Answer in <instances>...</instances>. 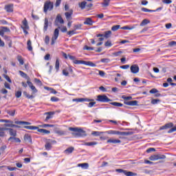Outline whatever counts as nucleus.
Here are the masks:
<instances>
[{
    "label": "nucleus",
    "mask_w": 176,
    "mask_h": 176,
    "mask_svg": "<svg viewBox=\"0 0 176 176\" xmlns=\"http://www.w3.org/2000/svg\"><path fill=\"white\" fill-rule=\"evenodd\" d=\"M19 74L21 76H22V78H25V79H28L27 84H28V86H29V87L31 88L32 94H35V93H38V89H36V88L35 87V86H34L32 82L30 81V78L28 75H27V74L24 73V72L23 71H19Z\"/></svg>",
    "instance_id": "f257e3e1"
},
{
    "label": "nucleus",
    "mask_w": 176,
    "mask_h": 176,
    "mask_svg": "<svg viewBox=\"0 0 176 176\" xmlns=\"http://www.w3.org/2000/svg\"><path fill=\"white\" fill-rule=\"evenodd\" d=\"M69 131H73V135L76 137H85L86 135V131L79 127H69Z\"/></svg>",
    "instance_id": "f03ea898"
},
{
    "label": "nucleus",
    "mask_w": 176,
    "mask_h": 176,
    "mask_svg": "<svg viewBox=\"0 0 176 176\" xmlns=\"http://www.w3.org/2000/svg\"><path fill=\"white\" fill-rule=\"evenodd\" d=\"M23 129H27V130H37L38 133H40V134H42V135H46V134H50V131L43 129H39V127L38 126H23Z\"/></svg>",
    "instance_id": "7ed1b4c3"
},
{
    "label": "nucleus",
    "mask_w": 176,
    "mask_h": 176,
    "mask_svg": "<svg viewBox=\"0 0 176 176\" xmlns=\"http://www.w3.org/2000/svg\"><path fill=\"white\" fill-rule=\"evenodd\" d=\"M134 133L133 132H122L119 131H113V130H110L107 131V134H111L113 135H122L124 137H127L129 135H133Z\"/></svg>",
    "instance_id": "20e7f679"
},
{
    "label": "nucleus",
    "mask_w": 176,
    "mask_h": 176,
    "mask_svg": "<svg viewBox=\"0 0 176 176\" xmlns=\"http://www.w3.org/2000/svg\"><path fill=\"white\" fill-rule=\"evenodd\" d=\"M167 129H170L168 131V134H171V133H174L176 131V126H174V124L173 122L167 123L165 125L161 126L160 128V130H167Z\"/></svg>",
    "instance_id": "39448f33"
},
{
    "label": "nucleus",
    "mask_w": 176,
    "mask_h": 176,
    "mask_svg": "<svg viewBox=\"0 0 176 176\" xmlns=\"http://www.w3.org/2000/svg\"><path fill=\"white\" fill-rule=\"evenodd\" d=\"M122 98L124 99V104H125V105H129L130 107H135V105L138 104V101L137 100L129 101V100L133 99V97L131 96H124L122 97Z\"/></svg>",
    "instance_id": "423d86ee"
},
{
    "label": "nucleus",
    "mask_w": 176,
    "mask_h": 176,
    "mask_svg": "<svg viewBox=\"0 0 176 176\" xmlns=\"http://www.w3.org/2000/svg\"><path fill=\"white\" fill-rule=\"evenodd\" d=\"M54 8V4L53 2L50 1H47L44 3V7H43V12L44 13H47V11L49 10L50 12L52 11V9Z\"/></svg>",
    "instance_id": "0eeeda50"
},
{
    "label": "nucleus",
    "mask_w": 176,
    "mask_h": 176,
    "mask_svg": "<svg viewBox=\"0 0 176 176\" xmlns=\"http://www.w3.org/2000/svg\"><path fill=\"white\" fill-rule=\"evenodd\" d=\"M69 58L70 60H72L74 64H76L78 65H89L88 61L76 60V58L74 56L69 55Z\"/></svg>",
    "instance_id": "6e6552de"
},
{
    "label": "nucleus",
    "mask_w": 176,
    "mask_h": 176,
    "mask_svg": "<svg viewBox=\"0 0 176 176\" xmlns=\"http://www.w3.org/2000/svg\"><path fill=\"white\" fill-rule=\"evenodd\" d=\"M148 159L151 162H156V160H164V159H166V155L162 154H155L151 155Z\"/></svg>",
    "instance_id": "1a4fd4ad"
},
{
    "label": "nucleus",
    "mask_w": 176,
    "mask_h": 176,
    "mask_svg": "<svg viewBox=\"0 0 176 176\" xmlns=\"http://www.w3.org/2000/svg\"><path fill=\"white\" fill-rule=\"evenodd\" d=\"M1 123H8L5 124V127H15L16 129H20V126L13 124V121L9 120H0Z\"/></svg>",
    "instance_id": "9d476101"
},
{
    "label": "nucleus",
    "mask_w": 176,
    "mask_h": 176,
    "mask_svg": "<svg viewBox=\"0 0 176 176\" xmlns=\"http://www.w3.org/2000/svg\"><path fill=\"white\" fill-rule=\"evenodd\" d=\"M96 101L98 102H110L112 100L109 99L106 95H99L97 96Z\"/></svg>",
    "instance_id": "9b49d317"
},
{
    "label": "nucleus",
    "mask_w": 176,
    "mask_h": 176,
    "mask_svg": "<svg viewBox=\"0 0 176 176\" xmlns=\"http://www.w3.org/2000/svg\"><path fill=\"white\" fill-rule=\"evenodd\" d=\"M116 173H119L120 174L122 173L124 175H126V176H136L137 175V173L127 171V170H123V169H116Z\"/></svg>",
    "instance_id": "f8f14e48"
},
{
    "label": "nucleus",
    "mask_w": 176,
    "mask_h": 176,
    "mask_svg": "<svg viewBox=\"0 0 176 176\" xmlns=\"http://www.w3.org/2000/svg\"><path fill=\"white\" fill-rule=\"evenodd\" d=\"M59 33H60V30H58V28H56L54 30V35L52 37V41H51V45L52 46H53V45H54V43H56V41H57V39L58 38Z\"/></svg>",
    "instance_id": "ddd939ff"
},
{
    "label": "nucleus",
    "mask_w": 176,
    "mask_h": 176,
    "mask_svg": "<svg viewBox=\"0 0 176 176\" xmlns=\"http://www.w3.org/2000/svg\"><path fill=\"white\" fill-rule=\"evenodd\" d=\"M54 111H48L44 113V115L46 116L45 119L44 120V122H49L50 119H53V116H54Z\"/></svg>",
    "instance_id": "4468645a"
},
{
    "label": "nucleus",
    "mask_w": 176,
    "mask_h": 176,
    "mask_svg": "<svg viewBox=\"0 0 176 176\" xmlns=\"http://www.w3.org/2000/svg\"><path fill=\"white\" fill-rule=\"evenodd\" d=\"M111 35H112V31L111 30H108L104 32V34H96V37L98 38L100 36H104V38H105L106 39H108L109 38H111Z\"/></svg>",
    "instance_id": "2eb2a0df"
},
{
    "label": "nucleus",
    "mask_w": 176,
    "mask_h": 176,
    "mask_svg": "<svg viewBox=\"0 0 176 176\" xmlns=\"http://www.w3.org/2000/svg\"><path fill=\"white\" fill-rule=\"evenodd\" d=\"M6 32H10V29L8 27L1 26L0 28V36H3Z\"/></svg>",
    "instance_id": "dca6fc26"
},
{
    "label": "nucleus",
    "mask_w": 176,
    "mask_h": 176,
    "mask_svg": "<svg viewBox=\"0 0 176 176\" xmlns=\"http://www.w3.org/2000/svg\"><path fill=\"white\" fill-rule=\"evenodd\" d=\"M0 130H8L10 133V135H11L12 137H16V135H17V131L13 129L0 128Z\"/></svg>",
    "instance_id": "f3484780"
},
{
    "label": "nucleus",
    "mask_w": 176,
    "mask_h": 176,
    "mask_svg": "<svg viewBox=\"0 0 176 176\" xmlns=\"http://www.w3.org/2000/svg\"><path fill=\"white\" fill-rule=\"evenodd\" d=\"M131 72L132 74H138L140 72V67L138 65H133L131 66Z\"/></svg>",
    "instance_id": "a211bd4d"
},
{
    "label": "nucleus",
    "mask_w": 176,
    "mask_h": 176,
    "mask_svg": "<svg viewBox=\"0 0 176 176\" xmlns=\"http://www.w3.org/2000/svg\"><path fill=\"white\" fill-rule=\"evenodd\" d=\"M13 8L14 5L11 3L6 5L4 7V10H6V12H7V13H13Z\"/></svg>",
    "instance_id": "6ab92c4d"
},
{
    "label": "nucleus",
    "mask_w": 176,
    "mask_h": 176,
    "mask_svg": "<svg viewBox=\"0 0 176 176\" xmlns=\"http://www.w3.org/2000/svg\"><path fill=\"white\" fill-rule=\"evenodd\" d=\"M22 30H30V26L28 25V21H27V19H24V20L22 21V25L21 26Z\"/></svg>",
    "instance_id": "aec40b11"
},
{
    "label": "nucleus",
    "mask_w": 176,
    "mask_h": 176,
    "mask_svg": "<svg viewBox=\"0 0 176 176\" xmlns=\"http://www.w3.org/2000/svg\"><path fill=\"white\" fill-rule=\"evenodd\" d=\"M72 14H73L72 10H71L70 12H67L65 13V16L67 21L72 19Z\"/></svg>",
    "instance_id": "412c9836"
},
{
    "label": "nucleus",
    "mask_w": 176,
    "mask_h": 176,
    "mask_svg": "<svg viewBox=\"0 0 176 176\" xmlns=\"http://www.w3.org/2000/svg\"><path fill=\"white\" fill-rule=\"evenodd\" d=\"M48 27H49V19L47 18H45L44 27H43L44 32H46V31H47V28Z\"/></svg>",
    "instance_id": "4be33fe9"
},
{
    "label": "nucleus",
    "mask_w": 176,
    "mask_h": 176,
    "mask_svg": "<svg viewBox=\"0 0 176 176\" xmlns=\"http://www.w3.org/2000/svg\"><path fill=\"white\" fill-rule=\"evenodd\" d=\"M122 141L116 139H109L107 140L108 144H120Z\"/></svg>",
    "instance_id": "5701e85b"
},
{
    "label": "nucleus",
    "mask_w": 176,
    "mask_h": 176,
    "mask_svg": "<svg viewBox=\"0 0 176 176\" xmlns=\"http://www.w3.org/2000/svg\"><path fill=\"white\" fill-rule=\"evenodd\" d=\"M14 123L15 124H19V125L24 124L25 126H30V124H31V122H28L25 121H15Z\"/></svg>",
    "instance_id": "b1692460"
},
{
    "label": "nucleus",
    "mask_w": 176,
    "mask_h": 176,
    "mask_svg": "<svg viewBox=\"0 0 176 176\" xmlns=\"http://www.w3.org/2000/svg\"><path fill=\"white\" fill-rule=\"evenodd\" d=\"M23 140L25 141H27L28 142L32 143V138H31V136L29 134H25L23 136Z\"/></svg>",
    "instance_id": "393cba45"
},
{
    "label": "nucleus",
    "mask_w": 176,
    "mask_h": 176,
    "mask_svg": "<svg viewBox=\"0 0 176 176\" xmlns=\"http://www.w3.org/2000/svg\"><path fill=\"white\" fill-rule=\"evenodd\" d=\"M111 3V0H103V2L101 3L102 8H108L109 6V3Z\"/></svg>",
    "instance_id": "a878e982"
},
{
    "label": "nucleus",
    "mask_w": 176,
    "mask_h": 176,
    "mask_svg": "<svg viewBox=\"0 0 176 176\" xmlns=\"http://www.w3.org/2000/svg\"><path fill=\"white\" fill-rule=\"evenodd\" d=\"M78 167H81V168L86 170L89 168V164L88 163L78 164Z\"/></svg>",
    "instance_id": "bb28decb"
},
{
    "label": "nucleus",
    "mask_w": 176,
    "mask_h": 176,
    "mask_svg": "<svg viewBox=\"0 0 176 176\" xmlns=\"http://www.w3.org/2000/svg\"><path fill=\"white\" fill-rule=\"evenodd\" d=\"M55 69L56 70V72H58V71H60V60L58 58H56V60Z\"/></svg>",
    "instance_id": "cd10ccee"
},
{
    "label": "nucleus",
    "mask_w": 176,
    "mask_h": 176,
    "mask_svg": "<svg viewBox=\"0 0 176 176\" xmlns=\"http://www.w3.org/2000/svg\"><path fill=\"white\" fill-rule=\"evenodd\" d=\"M6 167H7L8 170H9L10 171H14L17 168L16 167H10V166H0V170H2V168H6Z\"/></svg>",
    "instance_id": "c85d7f7f"
},
{
    "label": "nucleus",
    "mask_w": 176,
    "mask_h": 176,
    "mask_svg": "<svg viewBox=\"0 0 176 176\" xmlns=\"http://www.w3.org/2000/svg\"><path fill=\"white\" fill-rule=\"evenodd\" d=\"M18 61L19 62L20 65H24V59L21 55H18L16 57Z\"/></svg>",
    "instance_id": "c756f323"
},
{
    "label": "nucleus",
    "mask_w": 176,
    "mask_h": 176,
    "mask_svg": "<svg viewBox=\"0 0 176 176\" xmlns=\"http://www.w3.org/2000/svg\"><path fill=\"white\" fill-rule=\"evenodd\" d=\"M28 50L29 52H32V43H31V40H28L27 42Z\"/></svg>",
    "instance_id": "7c9ffc66"
},
{
    "label": "nucleus",
    "mask_w": 176,
    "mask_h": 176,
    "mask_svg": "<svg viewBox=\"0 0 176 176\" xmlns=\"http://www.w3.org/2000/svg\"><path fill=\"white\" fill-rule=\"evenodd\" d=\"M55 126H56V125L50 124H44L38 126V127H41L43 129H46V127H55Z\"/></svg>",
    "instance_id": "2f4dec72"
},
{
    "label": "nucleus",
    "mask_w": 176,
    "mask_h": 176,
    "mask_svg": "<svg viewBox=\"0 0 176 176\" xmlns=\"http://www.w3.org/2000/svg\"><path fill=\"white\" fill-rule=\"evenodd\" d=\"M149 23H151V21L145 19L141 22L140 27H144V25H146V24H149Z\"/></svg>",
    "instance_id": "473e14b6"
},
{
    "label": "nucleus",
    "mask_w": 176,
    "mask_h": 176,
    "mask_svg": "<svg viewBox=\"0 0 176 176\" xmlns=\"http://www.w3.org/2000/svg\"><path fill=\"white\" fill-rule=\"evenodd\" d=\"M141 10H142V12H144L145 13H148V12L153 13V12H156V11H153V10H149L146 8H142Z\"/></svg>",
    "instance_id": "72a5a7b5"
},
{
    "label": "nucleus",
    "mask_w": 176,
    "mask_h": 176,
    "mask_svg": "<svg viewBox=\"0 0 176 176\" xmlns=\"http://www.w3.org/2000/svg\"><path fill=\"white\" fill-rule=\"evenodd\" d=\"M86 5H87V2L82 1L81 3H79V7L82 10H83V9H85Z\"/></svg>",
    "instance_id": "f704fd0d"
},
{
    "label": "nucleus",
    "mask_w": 176,
    "mask_h": 176,
    "mask_svg": "<svg viewBox=\"0 0 176 176\" xmlns=\"http://www.w3.org/2000/svg\"><path fill=\"white\" fill-rule=\"evenodd\" d=\"M56 20L60 23V24H64V19L61 17V15L58 14L56 16Z\"/></svg>",
    "instance_id": "c9c22d12"
},
{
    "label": "nucleus",
    "mask_w": 176,
    "mask_h": 176,
    "mask_svg": "<svg viewBox=\"0 0 176 176\" xmlns=\"http://www.w3.org/2000/svg\"><path fill=\"white\" fill-rule=\"evenodd\" d=\"M74 147H69L65 151V153L69 155V153H72L74 152Z\"/></svg>",
    "instance_id": "e433bc0d"
},
{
    "label": "nucleus",
    "mask_w": 176,
    "mask_h": 176,
    "mask_svg": "<svg viewBox=\"0 0 176 176\" xmlns=\"http://www.w3.org/2000/svg\"><path fill=\"white\" fill-rule=\"evenodd\" d=\"M110 104L113 105V107H123V104L118 102H110Z\"/></svg>",
    "instance_id": "4c0bfd02"
},
{
    "label": "nucleus",
    "mask_w": 176,
    "mask_h": 176,
    "mask_svg": "<svg viewBox=\"0 0 176 176\" xmlns=\"http://www.w3.org/2000/svg\"><path fill=\"white\" fill-rule=\"evenodd\" d=\"M104 132H100V131H92L91 135H94L95 137H100L101 134H102Z\"/></svg>",
    "instance_id": "58836bf2"
},
{
    "label": "nucleus",
    "mask_w": 176,
    "mask_h": 176,
    "mask_svg": "<svg viewBox=\"0 0 176 176\" xmlns=\"http://www.w3.org/2000/svg\"><path fill=\"white\" fill-rule=\"evenodd\" d=\"M45 148L46 151H50V149H52V144H50V142H47L45 145Z\"/></svg>",
    "instance_id": "ea45409f"
},
{
    "label": "nucleus",
    "mask_w": 176,
    "mask_h": 176,
    "mask_svg": "<svg viewBox=\"0 0 176 176\" xmlns=\"http://www.w3.org/2000/svg\"><path fill=\"white\" fill-rule=\"evenodd\" d=\"M100 63H102L103 64H108V63H111V59L102 58V59H100Z\"/></svg>",
    "instance_id": "a19ab883"
},
{
    "label": "nucleus",
    "mask_w": 176,
    "mask_h": 176,
    "mask_svg": "<svg viewBox=\"0 0 176 176\" xmlns=\"http://www.w3.org/2000/svg\"><path fill=\"white\" fill-rule=\"evenodd\" d=\"M74 28L75 31H76L77 30H82V24L78 23V24L74 25Z\"/></svg>",
    "instance_id": "79ce46f5"
},
{
    "label": "nucleus",
    "mask_w": 176,
    "mask_h": 176,
    "mask_svg": "<svg viewBox=\"0 0 176 176\" xmlns=\"http://www.w3.org/2000/svg\"><path fill=\"white\" fill-rule=\"evenodd\" d=\"M160 102V99H152L151 104L153 105H156V104H159Z\"/></svg>",
    "instance_id": "37998d69"
},
{
    "label": "nucleus",
    "mask_w": 176,
    "mask_h": 176,
    "mask_svg": "<svg viewBox=\"0 0 176 176\" xmlns=\"http://www.w3.org/2000/svg\"><path fill=\"white\" fill-rule=\"evenodd\" d=\"M7 113L10 115V116H14V115L16 114V110H8Z\"/></svg>",
    "instance_id": "c03bdc74"
},
{
    "label": "nucleus",
    "mask_w": 176,
    "mask_h": 176,
    "mask_svg": "<svg viewBox=\"0 0 176 176\" xmlns=\"http://www.w3.org/2000/svg\"><path fill=\"white\" fill-rule=\"evenodd\" d=\"M73 101H75L76 102H83L86 101V99L81 98H76L74 99Z\"/></svg>",
    "instance_id": "a18cd8bd"
},
{
    "label": "nucleus",
    "mask_w": 176,
    "mask_h": 176,
    "mask_svg": "<svg viewBox=\"0 0 176 176\" xmlns=\"http://www.w3.org/2000/svg\"><path fill=\"white\" fill-rule=\"evenodd\" d=\"M51 101L52 102H58V101H60V98H58L56 96H52V97H51Z\"/></svg>",
    "instance_id": "49530a36"
},
{
    "label": "nucleus",
    "mask_w": 176,
    "mask_h": 176,
    "mask_svg": "<svg viewBox=\"0 0 176 176\" xmlns=\"http://www.w3.org/2000/svg\"><path fill=\"white\" fill-rule=\"evenodd\" d=\"M119 28H120V25H113L112 28H111V31H118V30H119Z\"/></svg>",
    "instance_id": "de8ad7c7"
},
{
    "label": "nucleus",
    "mask_w": 176,
    "mask_h": 176,
    "mask_svg": "<svg viewBox=\"0 0 176 176\" xmlns=\"http://www.w3.org/2000/svg\"><path fill=\"white\" fill-rule=\"evenodd\" d=\"M23 94L25 96V97L27 98H28L29 100H31V99H32V98H34V96L33 95H30V94H28L27 92H23Z\"/></svg>",
    "instance_id": "09e8293b"
},
{
    "label": "nucleus",
    "mask_w": 176,
    "mask_h": 176,
    "mask_svg": "<svg viewBox=\"0 0 176 176\" xmlns=\"http://www.w3.org/2000/svg\"><path fill=\"white\" fill-rule=\"evenodd\" d=\"M3 76L9 83H12V80L10 79V77H9V76L3 74Z\"/></svg>",
    "instance_id": "8fccbe9b"
},
{
    "label": "nucleus",
    "mask_w": 176,
    "mask_h": 176,
    "mask_svg": "<svg viewBox=\"0 0 176 176\" xmlns=\"http://www.w3.org/2000/svg\"><path fill=\"white\" fill-rule=\"evenodd\" d=\"M45 90H52V93L53 94H57V91H56L54 89H52L49 87H45Z\"/></svg>",
    "instance_id": "3c124183"
},
{
    "label": "nucleus",
    "mask_w": 176,
    "mask_h": 176,
    "mask_svg": "<svg viewBox=\"0 0 176 176\" xmlns=\"http://www.w3.org/2000/svg\"><path fill=\"white\" fill-rule=\"evenodd\" d=\"M104 46L106 47H111L112 46V42H111V41H107L105 43H104Z\"/></svg>",
    "instance_id": "603ef678"
},
{
    "label": "nucleus",
    "mask_w": 176,
    "mask_h": 176,
    "mask_svg": "<svg viewBox=\"0 0 176 176\" xmlns=\"http://www.w3.org/2000/svg\"><path fill=\"white\" fill-rule=\"evenodd\" d=\"M149 93L150 94H156V93H159V91L155 88H153L151 90H150Z\"/></svg>",
    "instance_id": "864d4df0"
},
{
    "label": "nucleus",
    "mask_w": 176,
    "mask_h": 176,
    "mask_svg": "<svg viewBox=\"0 0 176 176\" xmlns=\"http://www.w3.org/2000/svg\"><path fill=\"white\" fill-rule=\"evenodd\" d=\"M21 91H17L16 93H15V97L16 98H20V97H21Z\"/></svg>",
    "instance_id": "5fc2aeb1"
},
{
    "label": "nucleus",
    "mask_w": 176,
    "mask_h": 176,
    "mask_svg": "<svg viewBox=\"0 0 176 176\" xmlns=\"http://www.w3.org/2000/svg\"><path fill=\"white\" fill-rule=\"evenodd\" d=\"M60 5H61V0H56L55 4H54L55 8H58Z\"/></svg>",
    "instance_id": "6e6d98bb"
},
{
    "label": "nucleus",
    "mask_w": 176,
    "mask_h": 176,
    "mask_svg": "<svg viewBox=\"0 0 176 176\" xmlns=\"http://www.w3.org/2000/svg\"><path fill=\"white\" fill-rule=\"evenodd\" d=\"M44 41H45V45H47L49 43V42H50V37H49L48 35L45 36Z\"/></svg>",
    "instance_id": "4d7b16f0"
},
{
    "label": "nucleus",
    "mask_w": 176,
    "mask_h": 176,
    "mask_svg": "<svg viewBox=\"0 0 176 176\" xmlns=\"http://www.w3.org/2000/svg\"><path fill=\"white\" fill-rule=\"evenodd\" d=\"M75 30H70V31H69V32H67V35H69V36H72V35H75V34H76V32H75Z\"/></svg>",
    "instance_id": "13d9d810"
},
{
    "label": "nucleus",
    "mask_w": 176,
    "mask_h": 176,
    "mask_svg": "<svg viewBox=\"0 0 176 176\" xmlns=\"http://www.w3.org/2000/svg\"><path fill=\"white\" fill-rule=\"evenodd\" d=\"M8 148V146H6V144L5 145H3L0 147V151L1 152H5V151H6Z\"/></svg>",
    "instance_id": "bf43d9fd"
},
{
    "label": "nucleus",
    "mask_w": 176,
    "mask_h": 176,
    "mask_svg": "<svg viewBox=\"0 0 176 176\" xmlns=\"http://www.w3.org/2000/svg\"><path fill=\"white\" fill-rule=\"evenodd\" d=\"M120 68H121V69H129V68H130V65H122L120 66Z\"/></svg>",
    "instance_id": "052dcab7"
},
{
    "label": "nucleus",
    "mask_w": 176,
    "mask_h": 176,
    "mask_svg": "<svg viewBox=\"0 0 176 176\" xmlns=\"http://www.w3.org/2000/svg\"><path fill=\"white\" fill-rule=\"evenodd\" d=\"M2 36V38H3V39H4L5 41H7L8 42H9V41L12 40V39L10 38V37L8 36H7V35H3V36Z\"/></svg>",
    "instance_id": "680f3d73"
},
{
    "label": "nucleus",
    "mask_w": 176,
    "mask_h": 176,
    "mask_svg": "<svg viewBox=\"0 0 176 176\" xmlns=\"http://www.w3.org/2000/svg\"><path fill=\"white\" fill-rule=\"evenodd\" d=\"M62 72H63V75H64L65 76H68V75H69L68 70L65 69H64Z\"/></svg>",
    "instance_id": "e2e57ef3"
},
{
    "label": "nucleus",
    "mask_w": 176,
    "mask_h": 176,
    "mask_svg": "<svg viewBox=\"0 0 176 176\" xmlns=\"http://www.w3.org/2000/svg\"><path fill=\"white\" fill-rule=\"evenodd\" d=\"M163 3H166V5H170V3H173V1L171 0H162Z\"/></svg>",
    "instance_id": "0e129e2a"
},
{
    "label": "nucleus",
    "mask_w": 176,
    "mask_h": 176,
    "mask_svg": "<svg viewBox=\"0 0 176 176\" xmlns=\"http://www.w3.org/2000/svg\"><path fill=\"white\" fill-rule=\"evenodd\" d=\"M133 28H130V27L126 25V26H123L122 28H121V30H133Z\"/></svg>",
    "instance_id": "69168bd1"
},
{
    "label": "nucleus",
    "mask_w": 176,
    "mask_h": 176,
    "mask_svg": "<svg viewBox=\"0 0 176 176\" xmlns=\"http://www.w3.org/2000/svg\"><path fill=\"white\" fill-rule=\"evenodd\" d=\"M99 90H100L103 93H105L107 91V89L105 87H102V86L99 87Z\"/></svg>",
    "instance_id": "338daca9"
},
{
    "label": "nucleus",
    "mask_w": 176,
    "mask_h": 176,
    "mask_svg": "<svg viewBox=\"0 0 176 176\" xmlns=\"http://www.w3.org/2000/svg\"><path fill=\"white\" fill-rule=\"evenodd\" d=\"M169 46H176V41H170L168 43Z\"/></svg>",
    "instance_id": "774afa93"
}]
</instances>
